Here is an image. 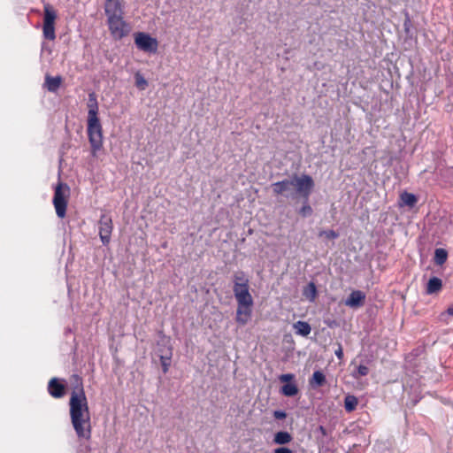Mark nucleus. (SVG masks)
<instances>
[{"label": "nucleus", "mask_w": 453, "mask_h": 453, "mask_svg": "<svg viewBox=\"0 0 453 453\" xmlns=\"http://www.w3.org/2000/svg\"><path fill=\"white\" fill-rule=\"evenodd\" d=\"M172 359V349H168V352L165 355L160 356V363L162 366V370L164 373H166L169 371V367L171 365Z\"/></svg>", "instance_id": "obj_24"}, {"label": "nucleus", "mask_w": 453, "mask_h": 453, "mask_svg": "<svg viewBox=\"0 0 453 453\" xmlns=\"http://www.w3.org/2000/svg\"><path fill=\"white\" fill-rule=\"evenodd\" d=\"M442 288V281L437 277H432L426 286V293L434 294L439 292Z\"/></svg>", "instance_id": "obj_18"}, {"label": "nucleus", "mask_w": 453, "mask_h": 453, "mask_svg": "<svg viewBox=\"0 0 453 453\" xmlns=\"http://www.w3.org/2000/svg\"><path fill=\"white\" fill-rule=\"evenodd\" d=\"M135 86L140 90H144L148 87V82L140 72L134 74Z\"/></svg>", "instance_id": "obj_26"}, {"label": "nucleus", "mask_w": 453, "mask_h": 453, "mask_svg": "<svg viewBox=\"0 0 453 453\" xmlns=\"http://www.w3.org/2000/svg\"><path fill=\"white\" fill-rule=\"evenodd\" d=\"M411 19H410V16L408 13H406L405 15V19L403 21V28H404V31L407 35L410 34V29H411Z\"/></svg>", "instance_id": "obj_31"}, {"label": "nucleus", "mask_w": 453, "mask_h": 453, "mask_svg": "<svg viewBox=\"0 0 453 453\" xmlns=\"http://www.w3.org/2000/svg\"><path fill=\"white\" fill-rule=\"evenodd\" d=\"M57 13L54 8L47 4H44V16H43V35L48 40H54L55 35V19Z\"/></svg>", "instance_id": "obj_5"}, {"label": "nucleus", "mask_w": 453, "mask_h": 453, "mask_svg": "<svg viewBox=\"0 0 453 453\" xmlns=\"http://www.w3.org/2000/svg\"><path fill=\"white\" fill-rule=\"evenodd\" d=\"M62 83V78L60 76L52 77L50 74H46L44 86L50 92H56Z\"/></svg>", "instance_id": "obj_16"}, {"label": "nucleus", "mask_w": 453, "mask_h": 453, "mask_svg": "<svg viewBox=\"0 0 453 453\" xmlns=\"http://www.w3.org/2000/svg\"><path fill=\"white\" fill-rule=\"evenodd\" d=\"M326 382V376L321 371H315L310 379V384L311 387H322Z\"/></svg>", "instance_id": "obj_20"}, {"label": "nucleus", "mask_w": 453, "mask_h": 453, "mask_svg": "<svg viewBox=\"0 0 453 453\" xmlns=\"http://www.w3.org/2000/svg\"><path fill=\"white\" fill-rule=\"evenodd\" d=\"M106 25L111 36L116 41L123 39L131 32V26L125 20V16L107 19Z\"/></svg>", "instance_id": "obj_4"}, {"label": "nucleus", "mask_w": 453, "mask_h": 453, "mask_svg": "<svg viewBox=\"0 0 453 453\" xmlns=\"http://www.w3.org/2000/svg\"><path fill=\"white\" fill-rule=\"evenodd\" d=\"M313 212V210L312 208L311 207V205L308 203V201L305 200L304 202V204L303 205V207L299 210V214L305 218V217H308V216H311Z\"/></svg>", "instance_id": "obj_29"}, {"label": "nucleus", "mask_w": 453, "mask_h": 453, "mask_svg": "<svg viewBox=\"0 0 453 453\" xmlns=\"http://www.w3.org/2000/svg\"><path fill=\"white\" fill-rule=\"evenodd\" d=\"M448 258V252L446 250L439 248L434 251V263L438 265H442Z\"/></svg>", "instance_id": "obj_23"}, {"label": "nucleus", "mask_w": 453, "mask_h": 453, "mask_svg": "<svg viewBox=\"0 0 453 453\" xmlns=\"http://www.w3.org/2000/svg\"><path fill=\"white\" fill-rule=\"evenodd\" d=\"M400 198L405 205L411 208L414 207L418 202L417 196L408 192H403V194H401Z\"/></svg>", "instance_id": "obj_22"}, {"label": "nucleus", "mask_w": 453, "mask_h": 453, "mask_svg": "<svg viewBox=\"0 0 453 453\" xmlns=\"http://www.w3.org/2000/svg\"><path fill=\"white\" fill-rule=\"evenodd\" d=\"M369 373V368L365 365H360L357 366V371L353 372V377L358 379L366 376Z\"/></svg>", "instance_id": "obj_28"}, {"label": "nucleus", "mask_w": 453, "mask_h": 453, "mask_svg": "<svg viewBox=\"0 0 453 453\" xmlns=\"http://www.w3.org/2000/svg\"><path fill=\"white\" fill-rule=\"evenodd\" d=\"M334 354L338 359L342 360L343 358V350L341 345H339L338 349L334 351Z\"/></svg>", "instance_id": "obj_34"}, {"label": "nucleus", "mask_w": 453, "mask_h": 453, "mask_svg": "<svg viewBox=\"0 0 453 453\" xmlns=\"http://www.w3.org/2000/svg\"><path fill=\"white\" fill-rule=\"evenodd\" d=\"M295 375L293 373H286L281 374L279 377V380L285 383L281 387V393L285 396H294L298 393V388L296 383L292 382L294 380Z\"/></svg>", "instance_id": "obj_11"}, {"label": "nucleus", "mask_w": 453, "mask_h": 453, "mask_svg": "<svg viewBox=\"0 0 453 453\" xmlns=\"http://www.w3.org/2000/svg\"><path fill=\"white\" fill-rule=\"evenodd\" d=\"M237 304L235 320L238 324L244 326L250 319L253 300H248L245 303L237 302Z\"/></svg>", "instance_id": "obj_10"}, {"label": "nucleus", "mask_w": 453, "mask_h": 453, "mask_svg": "<svg viewBox=\"0 0 453 453\" xmlns=\"http://www.w3.org/2000/svg\"><path fill=\"white\" fill-rule=\"evenodd\" d=\"M99 235L102 242L106 245L110 242L113 229L112 219L110 215L102 214L99 219Z\"/></svg>", "instance_id": "obj_9"}, {"label": "nucleus", "mask_w": 453, "mask_h": 453, "mask_svg": "<svg viewBox=\"0 0 453 453\" xmlns=\"http://www.w3.org/2000/svg\"><path fill=\"white\" fill-rule=\"evenodd\" d=\"M72 380L75 383V387L69 401L71 422L79 440L89 441L92 432L90 413L82 379L74 374L72 376Z\"/></svg>", "instance_id": "obj_1"}, {"label": "nucleus", "mask_w": 453, "mask_h": 453, "mask_svg": "<svg viewBox=\"0 0 453 453\" xmlns=\"http://www.w3.org/2000/svg\"><path fill=\"white\" fill-rule=\"evenodd\" d=\"M365 294L361 290H353L345 301V305L350 308H359L365 304Z\"/></svg>", "instance_id": "obj_12"}, {"label": "nucleus", "mask_w": 453, "mask_h": 453, "mask_svg": "<svg viewBox=\"0 0 453 453\" xmlns=\"http://www.w3.org/2000/svg\"><path fill=\"white\" fill-rule=\"evenodd\" d=\"M293 440L292 435L286 431H280L274 434L273 442L279 445L289 443Z\"/></svg>", "instance_id": "obj_19"}, {"label": "nucleus", "mask_w": 453, "mask_h": 453, "mask_svg": "<svg viewBox=\"0 0 453 453\" xmlns=\"http://www.w3.org/2000/svg\"><path fill=\"white\" fill-rule=\"evenodd\" d=\"M319 236H325L327 239L334 240L338 238L339 234L334 230H322L319 233Z\"/></svg>", "instance_id": "obj_30"}, {"label": "nucleus", "mask_w": 453, "mask_h": 453, "mask_svg": "<svg viewBox=\"0 0 453 453\" xmlns=\"http://www.w3.org/2000/svg\"><path fill=\"white\" fill-rule=\"evenodd\" d=\"M294 186V180L285 179L281 181H277L272 184L274 195H282L288 191Z\"/></svg>", "instance_id": "obj_15"}, {"label": "nucleus", "mask_w": 453, "mask_h": 453, "mask_svg": "<svg viewBox=\"0 0 453 453\" xmlns=\"http://www.w3.org/2000/svg\"><path fill=\"white\" fill-rule=\"evenodd\" d=\"M287 414L282 411H275L273 412V417L277 419H284Z\"/></svg>", "instance_id": "obj_32"}, {"label": "nucleus", "mask_w": 453, "mask_h": 453, "mask_svg": "<svg viewBox=\"0 0 453 453\" xmlns=\"http://www.w3.org/2000/svg\"><path fill=\"white\" fill-rule=\"evenodd\" d=\"M87 107V133L91 146V154L93 157H96L97 152L103 148L104 136L103 127L98 118L99 105L95 92L88 94Z\"/></svg>", "instance_id": "obj_2"}, {"label": "nucleus", "mask_w": 453, "mask_h": 453, "mask_svg": "<svg viewBox=\"0 0 453 453\" xmlns=\"http://www.w3.org/2000/svg\"><path fill=\"white\" fill-rule=\"evenodd\" d=\"M274 453H293V451L286 447H280L274 449Z\"/></svg>", "instance_id": "obj_33"}, {"label": "nucleus", "mask_w": 453, "mask_h": 453, "mask_svg": "<svg viewBox=\"0 0 453 453\" xmlns=\"http://www.w3.org/2000/svg\"><path fill=\"white\" fill-rule=\"evenodd\" d=\"M447 313L450 316H453V304L449 306V308L447 309Z\"/></svg>", "instance_id": "obj_36"}, {"label": "nucleus", "mask_w": 453, "mask_h": 453, "mask_svg": "<svg viewBox=\"0 0 453 453\" xmlns=\"http://www.w3.org/2000/svg\"><path fill=\"white\" fill-rule=\"evenodd\" d=\"M293 328L296 331V334L302 335V336H308L311 334V327L308 322L305 321H296L293 325Z\"/></svg>", "instance_id": "obj_17"}, {"label": "nucleus", "mask_w": 453, "mask_h": 453, "mask_svg": "<svg viewBox=\"0 0 453 453\" xmlns=\"http://www.w3.org/2000/svg\"><path fill=\"white\" fill-rule=\"evenodd\" d=\"M358 404L357 398L353 395H348L344 398V408L347 412H352Z\"/></svg>", "instance_id": "obj_21"}, {"label": "nucleus", "mask_w": 453, "mask_h": 453, "mask_svg": "<svg viewBox=\"0 0 453 453\" xmlns=\"http://www.w3.org/2000/svg\"><path fill=\"white\" fill-rule=\"evenodd\" d=\"M104 10L106 19L125 16V2L124 0H105Z\"/></svg>", "instance_id": "obj_8"}, {"label": "nucleus", "mask_w": 453, "mask_h": 453, "mask_svg": "<svg viewBox=\"0 0 453 453\" xmlns=\"http://www.w3.org/2000/svg\"><path fill=\"white\" fill-rule=\"evenodd\" d=\"M303 296L313 302L317 296V288L313 282H310L308 286L303 289Z\"/></svg>", "instance_id": "obj_25"}, {"label": "nucleus", "mask_w": 453, "mask_h": 453, "mask_svg": "<svg viewBox=\"0 0 453 453\" xmlns=\"http://www.w3.org/2000/svg\"><path fill=\"white\" fill-rule=\"evenodd\" d=\"M237 284H249V280L243 272H237L234 275V286Z\"/></svg>", "instance_id": "obj_27"}, {"label": "nucleus", "mask_w": 453, "mask_h": 453, "mask_svg": "<svg viewBox=\"0 0 453 453\" xmlns=\"http://www.w3.org/2000/svg\"><path fill=\"white\" fill-rule=\"evenodd\" d=\"M233 290L237 302L245 303L248 300H253L249 291V284H237L234 286Z\"/></svg>", "instance_id": "obj_14"}, {"label": "nucleus", "mask_w": 453, "mask_h": 453, "mask_svg": "<svg viewBox=\"0 0 453 453\" xmlns=\"http://www.w3.org/2000/svg\"><path fill=\"white\" fill-rule=\"evenodd\" d=\"M48 392L54 398H61L65 394V386L58 379L52 378L48 383Z\"/></svg>", "instance_id": "obj_13"}, {"label": "nucleus", "mask_w": 453, "mask_h": 453, "mask_svg": "<svg viewBox=\"0 0 453 453\" xmlns=\"http://www.w3.org/2000/svg\"><path fill=\"white\" fill-rule=\"evenodd\" d=\"M70 188L67 184L58 182L55 187L53 204L58 218L63 219L66 214Z\"/></svg>", "instance_id": "obj_3"}, {"label": "nucleus", "mask_w": 453, "mask_h": 453, "mask_svg": "<svg viewBox=\"0 0 453 453\" xmlns=\"http://www.w3.org/2000/svg\"><path fill=\"white\" fill-rule=\"evenodd\" d=\"M319 432L323 435V436H326L327 435V431L326 429L323 426H319V428H318Z\"/></svg>", "instance_id": "obj_35"}, {"label": "nucleus", "mask_w": 453, "mask_h": 453, "mask_svg": "<svg viewBox=\"0 0 453 453\" xmlns=\"http://www.w3.org/2000/svg\"><path fill=\"white\" fill-rule=\"evenodd\" d=\"M134 42L136 47L149 54H154L157 50V41L149 34L138 32L134 35Z\"/></svg>", "instance_id": "obj_6"}, {"label": "nucleus", "mask_w": 453, "mask_h": 453, "mask_svg": "<svg viewBox=\"0 0 453 453\" xmlns=\"http://www.w3.org/2000/svg\"><path fill=\"white\" fill-rule=\"evenodd\" d=\"M292 180H294L293 187H296V192L301 195L304 200L308 201L311 192L314 188L313 179L310 175L303 174L300 177L295 176Z\"/></svg>", "instance_id": "obj_7"}]
</instances>
